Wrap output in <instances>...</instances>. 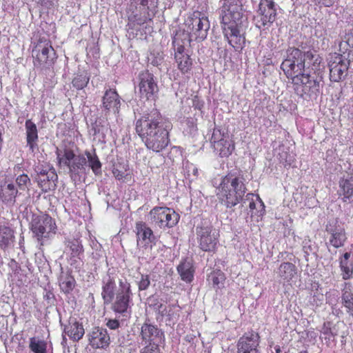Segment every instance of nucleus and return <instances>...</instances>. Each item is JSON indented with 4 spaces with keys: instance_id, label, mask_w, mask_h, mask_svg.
<instances>
[{
    "instance_id": "nucleus-46",
    "label": "nucleus",
    "mask_w": 353,
    "mask_h": 353,
    "mask_svg": "<svg viewBox=\"0 0 353 353\" xmlns=\"http://www.w3.org/2000/svg\"><path fill=\"white\" fill-rule=\"evenodd\" d=\"M150 276L148 274H142L141 280L139 282L138 286L140 291L145 290L150 285Z\"/></svg>"
},
{
    "instance_id": "nucleus-57",
    "label": "nucleus",
    "mask_w": 353,
    "mask_h": 353,
    "mask_svg": "<svg viewBox=\"0 0 353 353\" xmlns=\"http://www.w3.org/2000/svg\"><path fill=\"white\" fill-rule=\"evenodd\" d=\"M274 350H275L276 353H281V347L279 345H276L274 347Z\"/></svg>"
},
{
    "instance_id": "nucleus-21",
    "label": "nucleus",
    "mask_w": 353,
    "mask_h": 353,
    "mask_svg": "<svg viewBox=\"0 0 353 353\" xmlns=\"http://www.w3.org/2000/svg\"><path fill=\"white\" fill-rule=\"evenodd\" d=\"M19 192L12 179L6 176L0 177V199L4 203L14 204Z\"/></svg>"
},
{
    "instance_id": "nucleus-52",
    "label": "nucleus",
    "mask_w": 353,
    "mask_h": 353,
    "mask_svg": "<svg viewBox=\"0 0 353 353\" xmlns=\"http://www.w3.org/2000/svg\"><path fill=\"white\" fill-rule=\"evenodd\" d=\"M254 194L252 193H248L246 195V200L250 201L249 208L251 210H253L256 208V204L254 200Z\"/></svg>"
},
{
    "instance_id": "nucleus-26",
    "label": "nucleus",
    "mask_w": 353,
    "mask_h": 353,
    "mask_svg": "<svg viewBox=\"0 0 353 353\" xmlns=\"http://www.w3.org/2000/svg\"><path fill=\"white\" fill-rule=\"evenodd\" d=\"M45 174L36 176L37 185L43 193L54 190L56 187L55 181L57 179V175L54 169L48 168V172Z\"/></svg>"
},
{
    "instance_id": "nucleus-38",
    "label": "nucleus",
    "mask_w": 353,
    "mask_h": 353,
    "mask_svg": "<svg viewBox=\"0 0 353 353\" xmlns=\"http://www.w3.org/2000/svg\"><path fill=\"white\" fill-rule=\"evenodd\" d=\"M90 79V75L87 72H78L74 74L71 83L74 89L81 90L88 85Z\"/></svg>"
},
{
    "instance_id": "nucleus-12",
    "label": "nucleus",
    "mask_w": 353,
    "mask_h": 353,
    "mask_svg": "<svg viewBox=\"0 0 353 353\" xmlns=\"http://www.w3.org/2000/svg\"><path fill=\"white\" fill-rule=\"evenodd\" d=\"M138 79L140 98L155 101L158 98L159 87L154 74L148 70H143L139 74Z\"/></svg>"
},
{
    "instance_id": "nucleus-50",
    "label": "nucleus",
    "mask_w": 353,
    "mask_h": 353,
    "mask_svg": "<svg viewBox=\"0 0 353 353\" xmlns=\"http://www.w3.org/2000/svg\"><path fill=\"white\" fill-rule=\"evenodd\" d=\"M188 54L185 52V47L183 44L177 43L176 50H175V54L174 57L183 56Z\"/></svg>"
},
{
    "instance_id": "nucleus-55",
    "label": "nucleus",
    "mask_w": 353,
    "mask_h": 353,
    "mask_svg": "<svg viewBox=\"0 0 353 353\" xmlns=\"http://www.w3.org/2000/svg\"><path fill=\"white\" fill-rule=\"evenodd\" d=\"M22 319L26 320V321H29L32 317L31 312L28 310H26L25 307L23 308V313L21 315Z\"/></svg>"
},
{
    "instance_id": "nucleus-36",
    "label": "nucleus",
    "mask_w": 353,
    "mask_h": 353,
    "mask_svg": "<svg viewBox=\"0 0 353 353\" xmlns=\"http://www.w3.org/2000/svg\"><path fill=\"white\" fill-rule=\"evenodd\" d=\"M347 285V283H345V286ZM341 303L346 312L353 319V290L350 288V285L349 288L345 287L342 290Z\"/></svg>"
},
{
    "instance_id": "nucleus-33",
    "label": "nucleus",
    "mask_w": 353,
    "mask_h": 353,
    "mask_svg": "<svg viewBox=\"0 0 353 353\" xmlns=\"http://www.w3.org/2000/svg\"><path fill=\"white\" fill-rule=\"evenodd\" d=\"M226 280L225 274L221 270H215L212 271L207 278L208 283L212 288L217 291L224 288V284Z\"/></svg>"
},
{
    "instance_id": "nucleus-45",
    "label": "nucleus",
    "mask_w": 353,
    "mask_h": 353,
    "mask_svg": "<svg viewBox=\"0 0 353 353\" xmlns=\"http://www.w3.org/2000/svg\"><path fill=\"white\" fill-rule=\"evenodd\" d=\"M37 3L42 8L50 10L58 6L59 0H37Z\"/></svg>"
},
{
    "instance_id": "nucleus-4",
    "label": "nucleus",
    "mask_w": 353,
    "mask_h": 353,
    "mask_svg": "<svg viewBox=\"0 0 353 353\" xmlns=\"http://www.w3.org/2000/svg\"><path fill=\"white\" fill-rule=\"evenodd\" d=\"M30 230L40 247L44 245V240L55 234L57 226L55 220L48 214L34 217L31 222Z\"/></svg>"
},
{
    "instance_id": "nucleus-20",
    "label": "nucleus",
    "mask_w": 353,
    "mask_h": 353,
    "mask_svg": "<svg viewBox=\"0 0 353 353\" xmlns=\"http://www.w3.org/2000/svg\"><path fill=\"white\" fill-rule=\"evenodd\" d=\"M89 345L93 349L106 350L111 342L110 334L105 328L102 327H94L88 334Z\"/></svg>"
},
{
    "instance_id": "nucleus-60",
    "label": "nucleus",
    "mask_w": 353,
    "mask_h": 353,
    "mask_svg": "<svg viewBox=\"0 0 353 353\" xmlns=\"http://www.w3.org/2000/svg\"><path fill=\"white\" fill-rule=\"evenodd\" d=\"M176 42H177V39H175L174 40V41H173V43H176Z\"/></svg>"
},
{
    "instance_id": "nucleus-9",
    "label": "nucleus",
    "mask_w": 353,
    "mask_h": 353,
    "mask_svg": "<svg viewBox=\"0 0 353 353\" xmlns=\"http://www.w3.org/2000/svg\"><path fill=\"white\" fill-rule=\"evenodd\" d=\"M132 292L130 283L126 280H119V290L114 295L111 309L115 313L123 314L130 309L132 302Z\"/></svg>"
},
{
    "instance_id": "nucleus-19",
    "label": "nucleus",
    "mask_w": 353,
    "mask_h": 353,
    "mask_svg": "<svg viewBox=\"0 0 353 353\" xmlns=\"http://www.w3.org/2000/svg\"><path fill=\"white\" fill-rule=\"evenodd\" d=\"M139 336L142 343L146 345H159V343L164 338V334L157 325L145 322L141 325Z\"/></svg>"
},
{
    "instance_id": "nucleus-16",
    "label": "nucleus",
    "mask_w": 353,
    "mask_h": 353,
    "mask_svg": "<svg viewBox=\"0 0 353 353\" xmlns=\"http://www.w3.org/2000/svg\"><path fill=\"white\" fill-rule=\"evenodd\" d=\"M60 164L67 166L71 174H78L79 170L85 169L86 159L83 155H76L72 150L65 149L61 157L58 155Z\"/></svg>"
},
{
    "instance_id": "nucleus-59",
    "label": "nucleus",
    "mask_w": 353,
    "mask_h": 353,
    "mask_svg": "<svg viewBox=\"0 0 353 353\" xmlns=\"http://www.w3.org/2000/svg\"><path fill=\"white\" fill-rule=\"evenodd\" d=\"M256 199L260 201V202L263 205V203L262 202L261 199H260L259 196H256Z\"/></svg>"
},
{
    "instance_id": "nucleus-25",
    "label": "nucleus",
    "mask_w": 353,
    "mask_h": 353,
    "mask_svg": "<svg viewBox=\"0 0 353 353\" xmlns=\"http://www.w3.org/2000/svg\"><path fill=\"white\" fill-rule=\"evenodd\" d=\"M138 2L143 8L139 10L140 14H134L128 17L129 26L132 24L141 26L148 22L152 21L154 14L151 15L149 12V0H138Z\"/></svg>"
},
{
    "instance_id": "nucleus-37",
    "label": "nucleus",
    "mask_w": 353,
    "mask_h": 353,
    "mask_svg": "<svg viewBox=\"0 0 353 353\" xmlns=\"http://www.w3.org/2000/svg\"><path fill=\"white\" fill-rule=\"evenodd\" d=\"M28 347L32 353H48V342L39 336L29 339Z\"/></svg>"
},
{
    "instance_id": "nucleus-31",
    "label": "nucleus",
    "mask_w": 353,
    "mask_h": 353,
    "mask_svg": "<svg viewBox=\"0 0 353 353\" xmlns=\"http://www.w3.org/2000/svg\"><path fill=\"white\" fill-rule=\"evenodd\" d=\"M64 331L73 341H79L85 334L83 325L76 320L70 321L65 327Z\"/></svg>"
},
{
    "instance_id": "nucleus-48",
    "label": "nucleus",
    "mask_w": 353,
    "mask_h": 353,
    "mask_svg": "<svg viewBox=\"0 0 353 353\" xmlns=\"http://www.w3.org/2000/svg\"><path fill=\"white\" fill-rule=\"evenodd\" d=\"M125 171H125H121L117 168H114L112 170V174L116 179L121 181L126 177L127 174H125Z\"/></svg>"
},
{
    "instance_id": "nucleus-29",
    "label": "nucleus",
    "mask_w": 353,
    "mask_h": 353,
    "mask_svg": "<svg viewBox=\"0 0 353 353\" xmlns=\"http://www.w3.org/2000/svg\"><path fill=\"white\" fill-rule=\"evenodd\" d=\"M26 142L30 151L34 152L37 148L38 130L36 124L31 120L28 119L25 123Z\"/></svg>"
},
{
    "instance_id": "nucleus-13",
    "label": "nucleus",
    "mask_w": 353,
    "mask_h": 353,
    "mask_svg": "<svg viewBox=\"0 0 353 353\" xmlns=\"http://www.w3.org/2000/svg\"><path fill=\"white\" fill-rule=\"evenodd\" d=\"M199 246L204 252H214L219 243V233L212 226L196 228Z\"/></svg>"
},
{
    "instance_id": "nucleus-58",
    "label": "nucleus",
    "mask_w": 353,
    "mask_h": 353,
    "mask_svg": "<svg viewBox=\"0 0 353 353\" xmlns=\"http://www.w3.org/2000/svg\"><path fill=\"white\" fill-rule=\"evenodd\" d=\"M299 353H309L307 350H301Z\"/></svg>"
},
{
    "instance_id": "nucleus-17",
    "label": "nucleus",
    "mask_w": 353,
    "mask_h": 353,
    "mask_svg": "<svg viewBox=\"0 0 353 353\" xmlns=\"http://www.w3.org/2000/svg\"><path fill=\"white\" fill-rule=\"evenodd\" d=\"M241 25L221 26L224 37L235 51L241 52L245 44V37L241 32Z\"/></svg>"
},
{
    "instance_id": "nucleus-40",
    "label": "nucleus",
    "mask_w": 353,
    "mask_h": 353,
    "mask_svg": "<svg viewBox=\"0 0 353 353\" xmlns=\"http://www.w3.org/2000/svg\"><path fill=\"white\" fill-rule=\"evenodd\" d=\"M177 270L183 281L187 283L192 281L194 270L190 263H181L179 265Z\"/></svg>"
},
{
    "instance_id": "nucleus-32",
    "label": "nucleus",
    "mask_w": 353,
    "mask_h": 353,
    "mask_svg": "<svg viewBox=\"0 0 353 353\" xmlns=\"http://www.w3.org/2000/svg\"><path fill=\"white\" fill-rule=\"evenodd\" d=\"M65 245L70 250V259L72 261L71 265L77 261L76 258L81 260L84 249L79 239H68L65 241Z\"/></svg>"
},
{
    "instance_id": "nucleus-47",
    "label": "nucleus",
    "mask_w": 353,
    "mask_h": 353,
    "mask_svg": "<svg viewBox=\"0 0 353 353\" xmlns=\"http://www.w3.org/2000/svg\"><path fill=\"white\" fill-rule=\"evenodd\" d=\"M140 353H161L159 345H145L140 350Z\"/></svg>"
},
{
    "instance_id": "nucleus-43",
    "label": "nucleus",
    "mask_w": 353,
    "mask_h": 353,
    "mask_svg": "<svg viewBox=\"0 0 353 353\" xmlns=\"http://www.w3.org/2000/svg\"><path fill=\"white\" fill-rule=\"evenodd\" d=\"M85 155L88 159V162L90 168L95 175L101 174V163L99 161L98 156L96 153L92 154L89 151L85 152Z\"/></svg>"
},
{
    "instance_id": "nucleus-42",
    "label": "nucleus",
    "mask_w": 353,
    "mask_h": 353,
    "mask_svg": "<svg viewBox=\"0 0 353 353\" xmlns=\"http://www.w3.org/2000/svg\"><path fill=\"white\" fill-rule=\"evenodd\" d=\"M177 68L185 74L190 72L192 68V59L189 54L174 57Z\"/></svg>"
},
{
    "instance_id": "nucleus-39",
    "label": "nucleus",
    "mask_w": 353,
    "mask_h": 353,
    "mask_svg": "<svg viewBox=\"0 0 353 353\" xmlns=\"http://www.w3.org/2000/svg\"><path fill=\"white\" fill-rule=\"evenodd\" d=\"M332 323L330 321L323 323L321 330L322 339L325 341V343L327 347L331 346L335 342L336 333L332 331Z\"/></svg>"
},
{
    "instance_id": "nucleus-53",
    "label": "nucleus",
    "mask_w": 353,
    "mask_h": 353,
    "mask_svg": "<svg viewBox=\"0 0 353 353\" xmlns=\"http://www.w3.org/2000/svg\"><path fill=\"white\" fill-rule=\"evenodd\" d=\"M43 299L47 301L48 303H51V302L54 299L53 292L51 290H46L43 294Z\"/></svg>"
},
{
    "instance_id": "nucleus-5",
    "label": "nucleus",
    "mask_w": 353,
    "mask_h": 353,
    "mask_svg": "<svg viewBox=\"0 0 353 353\" xmlns=\"http://www.w3.org/2000/svg\"><path fill=\"white\" fill-rule=\"evenodd\" d=\"M55 55L51 41L45 37H40L33 43L32 57L34 66L52 65L56 59Z\"/></svg>"
},
{
    "instance_id": "nucleus-11",
    "label": "nucleus",
    "mask_w": 353,
    "mask_h": 353,
    "mask_svg": "<svg viewBox=\"0 0 353 353\" xmlns=\"http://www.w3.org/2000/svg\"><path fill=\"white\" fill-rule=\"evenodd\" d=\"M151 223L159 228H171L179 221V215L173 209L168 207L153 208L149 213Z\"/></svg>"
},
{
    "instance_id": "nucleus-56",
    "label": "nucleus",
    "mask_w": 353,
    "mask_h": 353,
    "mask_svg": "<svg viewBox=\"0 0 353 353\" xmlns=\"http://www.w3.org/2000/svg\"><path fill=\"white\" fill-rule=\"evenodd\" d=\"M35 171L37 172V176H40L43 174L46 175L45 174L46 172H48V169L40 168L38 166V167H37Z\"/></svg>"
},
{
    "instance_id": "nucleus-34",
    "label": "nucleus",
    "mask_w": 353,
    "mask_h": 353,
    "mask_svg": "<svg viewBox=\"0 0 353 353\" xmlns=\"http://www.w3.org/2000/svg\"><path fill=\"white\" fill-rule=\"evenodd\" d=\"M297 269L294 264L283 262L279 267V276L285 282H290L296 275Z\"/></svg>"
},
{
    "instance_id": "nucleus-18",
    "label": "nucleus",
    "mask_w": 353,
    "mask_h": 353,
    "mask_svg": "<svg viewBox=\"0 0 353 353\" xmlns=\"http://www.w3.org/2000/svg\"><path fill=\"white\" fill-rule=\"evenodd\" d=\"M260 336L253 330L245 332L238 340L237 353H260Z\"/></svg>"
},
{
    "instance_id": "nucleus-3",
    "label": "nucleus",
    "mask_w": 353,
    "mask_h": 353,
    "mask_svg": "<svg viewBox=\"0 0 353 353\" xmlns=\"http://www.w3.org/2000/svg\"><path fill=\"white\" fill-rule=\"evenodd\" d=\"M185 31L188 32V41H202L208 36L210 29L208 17L200 11L193 12L185 20Z\"/></svg>"
},
{
    "instance_id": "nucleus-23",
    "label": "nucleus",
    "mask_w": 353,
    "mask_h": 353,
    "mask_svg": "<svg viewBox=\"0 0 353 353\" xmlns=\"http://www.w3.org/2000/svg\"><path fill=\"white\" fill-rule=\"evenodd\" d=\"M117 288L115 278L109 272L102 279L101 297L105 305L110 304L114 300Z\"/></svg>"
},
{
    "instance_id": "nucleus-35",
    "label": "nucleus",
    "mask_w": 353,
    "mask_h": 353,
    "mask_svg": "<svg viewBox=\"0 0 353 353\" xmlns=\"http://www.w3.org/2000/svg\"><path fill=\"white\" fill-rule=\"evenodd\" d=\"M14 231L10 227L0 225V248L6 250L14 241Z\"/></svg>"
},
{
    "instance_id": "nucleus-51",
    "label": "nucleus",
    "mask_w": 353,
    "mask_h": 353,
    "mask_svg": "<svg viewBox=\"0 0 353 353\" xmlns=\"http://www.w3.org/2000/svg\"><path fill=\"white\" fill-rule=\"evenodd\" d=\"M106 325L110 329V330H117L120 327V323L117 319H110L107 323Z\"/></svg>"
},
{
    "instance_id": "nucleus-10",
    "label": "nucleus",
    "mask_w": 353,
    "mask_h": 353,
    "mask_svg": "<svg viewBox=\"0 0 353 353\" xmlns=\"http://www.w3.org/2000/svg\"><path fill=\"white\" fill-rule=\"evenodd\" d=\"M170 125L165 123L141 139L147 149L158 153L164 150L170 143Z\"/></svg>"
},
{
    "instance_id": "nucleus-6",
    "label": "nucleus",
    "mask_w": 353,
    "mask_h": 353,
    "mask_svg": "<svg viewBox=\"0 0 353 353\" xmlns=\"http://www.w3.org/2000/svg\"><path fill=\"white\" fill-rule=\"evenodd\" d=\"M219 10L221 26L241 23L244 10L241 0H221Z\"/></svg>"
},
{
    "instance_id": "nucleus-30",
    "label": "nucleus",
    "mask_w": 353,
    "mask_h": 353,
    "mask_svg": "<svg viewBox=\"0 0 353 353\" xmlns=\"http://www.w3.org/2000/svg\"><path fill=\"white\" fill-rule=\"evenodd\" d=\"M212 139L214 140V148L219 152L221 157H228L235 150V143L231 139L221 138L216 141L214 135Z\"/></svg>"
},
{
    "instance_id": "nucleus-2",
    "label": "nucleus",
    "mask_w": 353,
    "mask_h": 353,
    "mask_svg": "<svg viewBox=\"0 0 353 353\" xmlns=\"http://www.w3.org/2000/svg\"><path fill=\"white\" fill-rule=\"evenodd\" d=\"M246 191L243 176L228 173L216 188V195L221 204L232 208L243 200Z\"/></svg>"
},
{
    "instance_id": "nucleus-1",
    "label": "nucleus",
    "mask_w": 353,
    "mask_h": 353,
    "mask_svg": "<svg viewBox=\"0 0 353 353\" xmlns=\"http://www.w3.org/2000/svg\"><path fill=\"white\" fill-rule=\"evenodd\" d=\"M323 58L315 50H288L281 68L291 81L294 94L305 101L316 100L321 93L323 77L320 75Z\"/></svg>"
},
{
    "instance_id": "nucleus-14",
    "label": "nucleus",
    "mask_w": 353,
    "mask_h": 353,
    "mask_svg": "<svg viewBox=\"0 0 353 353\" xmlns=\"http://www.w3.org/2000/svg\"><path fill=\"white\" fill-rule=\"evenodd\" d=\"M134 232L137 248L142 250H152L156 244V237L152 230L142 221L136 222Z\"/></svg>"
},
{
    "instance_id": "nucleus-54",
    "label": "nucleus",
    "mask_w": 353,
    "mask_h": 353,
    "mask_svg": "<svg viewBox=\"0 0 353 353\" xmlns=\"http://www.w3.org/2000/svg\"><path fill=\"white\" fill-rule=\"evenodd\" d=\"M339 0H319V3L325 7H332Z\"/></svg>"
},
{
    "instance_id": "nucleus-22",
    "label": "nucleus",
    "mask_w": 353,
    "mask_h": 353,
    "mask_svg": "<svg viewBox=\"0 0 353 353\" xmlns=\"http://www.w3.org/2000/svg\"><path fill=\"white\" fill-rule=\"evenodd\" d=\"M121 107V98L117 90L108 88L105 91L102 97V108L106 112L118 114Z\"/></svg>"
},
{
    "instance_id": "nucleus-7",
    "label": "nucleus",
    "mask_w": 353,
    "mask_h": 353,
    "mask_svg": "<svg viewBox=\"0 0 353 353\" xmlns=\"http://www.w3.org/2000/svg\"><path fill=\"white\" fill-rule=\"evenodd\" d=\"M160 112L152 109L143 113L135 122V132L141 139L165 124Z\"/></svg>"
},
{
    "instance_id": "nucleus-41",
    "label": "nucleus",
    "mask_w": 353,
    "mask_h": 353,
    "mask_svg": "<svg viewBox=\"0 0 353 353\" xmlns=\"http://www.w3.org/2000/svg\"><path fill=\"white\" fill-rule=\"evenodd\" d=\"M346 240L347 237L344 229H340L331 232L330 243L335 248L343 247Z\"/></svg>"
},
{
    "instance_id": "nucleus-8",
    "label": "nucleus",
    "mask_w": 353,
    "mask_h": 353,
    "mask_svg": "<svg viewBox=\"0 0 353 353\" xmlns=\"http://www.w3.org/2000/svg\"><path fill=\"white\" fill-rule=\"evenodd\" d=\"M276 17V4L274 0H260L253 21L257 28L265 30L274 23Z\"/></svg>"
},
{
    "instance_id": "nucleus-15",
    "label": "nucleus",
    "mask_w": 353,
    "mask_h": 353,
    "mask_svg": "<svg viewBox=\"0 0 353 353\" xmlns=\"http://www.w3.org/2000/svg\"><path fill=\"white\" fill-rule=\"evenodd\" d=\"M330 68V79L333 82H339L347 75L350 66V61L340 54H334L331 57L328 63Z\"/></svg>"
},
{
    "instance_id": "nucleus-49",
    "label": "nucleus",
    "mask_w": 353,
    "mask_h": 353,
    "mask_svg": "<svg viewBox=\"0 0 353 353\" xmlns=\"http://www.w3.org/2000/svg\"><path fill=\"white\" fill-rule=\"evenodd\" d=\"M192 106L194 109L201 110L203 108V101L200 100L198 96H194L192 99Z\"/></svg>"
},
{
    "instance_id": "nucleus-24",
    "label": "nucleus",
    "mask_w": 353,
    "mask_h": 353,
    "mask_svg": "<svg viewBox=\"0 0 353 353\" xmlns=\"http://www.w3.org/2000/svg\"><path fill=\"white\" fill-rule=\"evenodd\" d=\"M339 196L344 203L353 202V170L352 172L340 179Z\"/></svg>"
},
{
    "instance_id": "nucleus-44",
    "label": "nucleus",
    "mask_w": 353,
    "mask_h": 353,
    "mask_svg": "<svg viewBox=\"0 0 353 353\" xmlns=\"http://www.w3.org/2000/svg\"><path fill=\"white\" fill-rule=\"evenodd\" d=\"M16 188L21 194L23 192L28 190V187L31 184L30 177L27 174L23 173L17 175L15 178Z\"/></svg>"
},
{
    "instance_id": "nucleus-28",
    "label": "nucleus",
    "mask_w": 353,
    "mask_h": 353,
    "mask_svg": "<svg viewBox=\"0 0 353 353\" xmlns=\"http://www.w3.org/2000/svg\"><path fill=\"white\" fill-rule=\"evenodd\" d=\"M339 267L343 279L348 280L353 275V255L351 252L343 253L339 258Z\"/></svg>"
},
{
    "instance_id": "nucleus-27",
    "label": "nucleus",
    "mask_w": 353,
    "mask_h": 353,
    "mask_svg": "<svg viewBox=\"0 0 353 353\" xmlns=\"http://www.w3.org/2000/svg\"><path fill=\"white\" fill-rule=\"evenodd\" d=\"M59 286L61 292L65 294H70L76 286V280L72 274V271H61L58 277Z\"/></svg>"
}]
</instances>
